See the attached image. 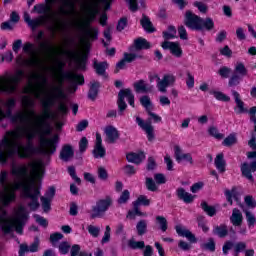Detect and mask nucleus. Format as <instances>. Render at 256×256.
I'll list each match as a JSON object with an SVG mask.
<instances>
[{
	"mask_svg": "<svg viewBox=\"0 0 256 256\" xmlns=\"http://www.w3.org/2000/svg\"><path fill=\"white\" fill-rule=\"evenodd\" d=\"M123 58L125 59V61L127 63H133V61H135V59H143V56L137 55L135 53L125 52Z\"/></svg>",
	"mask_w": 256,
	"mask_h": 256,
	"instance_id": "53",
	"label": "nucleus"
},
{
	"mask_svg": "<svg viewBox=\"0 0 256 256\" xmlns=\"http://www.w3.org/2000/svg\"><path fill=\"white\" fill-rule=\"evenodd\" d=\"M247 249V244L245 242H238L234 246V256H239V253H243Z\"/></svg>",
	"mask_w": 256,
	"mask_h": 256,
	"instance_id": "54",
	"label": "nucleus"
},
{
	"mask_svg": "<svg viewBox=\"0 0 256 256\" xmlns=\"http://www.w3.org/2000/svg\"><path fill=\"white\" fill-rule=\"evenodd\" d=\"M87 147H89V140H87V137H82L79 141L80 153H85V151H87Z\"/></svg>",
	"mask_w": 256,
	"mask_h": 256,
	"instance_id": "61",
	"label": "nucleus"
},
{
	"mask_svg": "<svg viewBox=\"0 0 256 256\" xmlns=\"http://www.w3.org/2000/svg\"><path fill=\"white\" fill-rule=\"evenodd\" d=\"M218 74L220 75V77H222L223 79H229V75H231V68L227 67V66H222L219 70H218Z\"/></svg>",
	"mask_w": 256,
	"mask_h": 256,
	"instance_id": "59",
	"label": "nucleus"
},
{
	"mask_svg": "<svg viewBox=\"0 0 256 256\" xmlns=\"http://www.w3.org/2000/svg\"><path fill=\"white\" fill-rule=\"evenodd\" d=\"M57 112L59 113V115H62V117L65 116V115H68L69 114V107L67 106L66 103L60 102L58 104V107H57Z\"/></svg>",
	"mask_w": 256,
	"mask_h": 256,
	"instance_id": "57",
	"label": "nucleus"
},
{
	"mask_svg": "<svg viewBox=\"0 0 256 256\" xmlns=\"http://www.w3.org/2000/svg\"><path fill=\"white\" fill-rule=\"evenodd\" d=\"M63 79L72 84L73 93L77 91L78 85H85V76L83 74L64 72Z\"/></svg>",
	"mask_w": 256,
	"mask_h": 256,
	"instance_id": "16",
	"label": "nucleus"
},
{
	"mask_svg": "<svg viewBox=\"0 0 256 256\" xmlns=\"http://www.w3.org/2000/svg\"><path fill=\"white\" fill-rule=\"evenodd\" d=\"M40 49H42V51H46L47 53H51L53 52V45H51L49 40H45L44 42L40 43Z\"/></svg>",
	"mask_w": 256,
	"mask_h": 256,
	"instance_id": "62",
	"label": "nucleus"
},
{
	"mask_svg": "<svg viewBox=\"0 0 256 256\" xmlns=\"http://www.w3.org/2000/svg\"><path fill=\"white\" fill-rule=\"evenodd\" d=\"M175 230L179 237H186V239L192 244L197 243V237L190 230L182 228L181 225H176Z\"/></svg>",
	"mask_w": 256,
	"mask_h": 256,
	"instance_id": "21",
	"label": "nucleus"
},
{
	"mask_svg": "<svg viewBox=\"0 0 256 256\" xmlns=\"http://www.w3.org/2000/svg\"><path fill=\"white\" fill-rule=\"evenodd\" d=\"M97 175L100 181H107L109 179V172L103 166L98 167Z\"/></svg>",
	"mask_w": 256,
	"mask_h": 256,
	"instance_id": "49",
	"label": "nucleus"
},
{
	"mask_svg": "<svg viewBox=\"0 0 256 256\" xmlns=\"http://www.w3.org/2000/svg\"><path fill=\"white\" fill-rule=\"evenodd\" d=\"M193 7H197L198 11L200 13H207V11L209 10V7H207V5L203 2H200V1H195L193 3Z\"/></svg>",
	"mask_w": 256,
	"mask_h": 256,
	"instance_id": "60",
	"label": "nucleus"
},
{
	"mask_svg": "<svg viewBox=\"0 0 256 256\" xmlns=\"http://www.w3.org/2000/svg\"><path fill=\"white\" fill-rule=\"evenodd\" d=\"M200 207L208 217H215L217 215V208L215 206H209L207 201H202Z\"/></svg>",
	"mask_w": 256,
	"mask_h": 256,
	"instance_id": "36",
	"label": "nucleus"
},
{
	"mask_svg": "<svg viewBox=\"0 0 256 256\" xmlns=\"http://www.w3.org/2000/svg\"><path fill=\"white\" fill-rule=\"evenodd\" d=\"M140 25L146 33H155L157 29L153 26V22H151V18L149 16L142 14V18L140 19Z\"/></svg>",
	"mask_w": 256,
	"mask_h": 256,
	"instance_id": "26",
	"label": "nucleus"
},
{
	"mask_svg": "<svg viewBox=\"0 0 256 256\" xmlns=\"http://www.w3.org/2000/svg\"><path fill=\"white\" fill-rule=\"evenodd\" d=\"M125 99H127L130 107H135V94H133L131 88L121 89L118 93L117 106L118 115L120 116L123 115L127 109V102H125Z\"/></svg>",
	"mask_w": 256,
	"mask_h": 256,
	"instance_id": "11",
	"label": "nucleus"
},
{
	"mask_svg": "<svg viewBox=\"0 0 256 256\" xmlns=\"http://www.w3.org/2000/svg\"><path fill=\"white\" fill-rule=\"evenodd\" d=\"M40 201L42 203V209L44 213H49L51 211V201L49 198H45V196L40 197Z\"/></svg>",
	"mask_w": 256,
	"mask_h": 256,
	"instance_id": "50",
	"label": "nucleus"
},
{
	"mask_svg": "<svg viewBox=\"0 0 256 256\" xmlns=\"http://www.w3.org/2000/svg\"><path fill=\"white\" fill-rule=\"evenodd\" d=\"M25 77L24 70H17L14 75L0 76V93H6L7 95H13L17 93L19 83L23 81Z\"/></svg>",
	"mask_w": 256,
	"mask_h": 256,
	"instance_id": "8",
	"label": "nucleus"
},
{
	"mask_svg": "<svg viewBox=\"0 0 256 256\" xmlns=\"http://www.w3.org/2000/svg\"><path fill=\"white\" fill-rule=\"evenodd\" d=\"M209 95H213L217 101H223L224 103H229V101H231V97L221 91L209 90Z\"/></svg>",
	"mask_w": 256,
	"mask_h": 256,
	"instance_id": "38",
	"label": "nucleus"
},
{
	"mask_svg": "<svg viewBox=\"0 0 256 256\" xmlns=\"http://www.w3.org/2000/svg\"><path fill=\"white\" fill-rule=\"evenodd\" d=\"M88 229V233L92 236V237H99V233H101V228L93 226V225H89L87 227Z\"/></svg>",
	"mask_w": 256,
	"mask_h": 256,
	"instance_id": "64",
	"label": "nucleus"
},
{
	"mask_svg": "<svg viewBox=\"0 0 256 256\" xmlns=\"http://www.w3.org/2000/svg\"><path fill=\"white\" fill-rule=\"evenodd\" d=\"M235 143H237V137H235V134H230L223 140L222 145L225 147H231V145H235Z\"/></svg>",
	"mask_w": 256,
	"mask_h": 256,
	"instance_id": "52",
	"label": "nucleus"
},
{
	"mask_svg": "<svg viewBox=\"0 0 256 256\" xmlns=\"http://www.w3.org/2000/svg\"><path fill=\"white\" fill-rule=\"evenodd\" d=\"M145 185L148 191H151L152 193H155V191H157V184L155 183V180H153V178L146 177Z\"/></svg>",
	"mask_w": 256,
	"mask_h": 256,
	"instance_id": "47",
	"label": "nucleus"
},
{
	"mask_svg": "<svg viewBox=\"0 0 256 256\" xmlns=\"http://www.w3.org/2000/svg\"><path fill=\"white\" fill-rule=\"evenodd\" d=\"M135 93H151L153 86L148 85L145 80L140 79L133 83Z\"/></svg>",
	"mask_w": 256,
	"mask_h": 256,
	"instance_id": "24",
	"label": "nucleus"
},
{
	"mask_svg": "<svg viewBox=\"0 0 256 256\" xmlns=\"http://www.w3.org/2000/svg\"><path fill=\"white\" fill-rule=\"evenodd\" d=\"M245 215H246L248 227H255V223H256L255 215L253 213H251V211H249V210L245 211Z\"/></svg>",
	"mask_w": 256,
	"mask_h": 256,
	"instance_id": "56",
	"label": "nucleus"
},
{
	"mask_svg": "<svg viewBox=\"0 0 256 256\" xmlns=\"http://www.w3.org/2000/svg\"><path fill=\"white\" fill-rule=\"evenodd\" d=\"M132 205L136 206L138 209L141 206L149 207V205H151V200H149V198H147L145 195H140L135 201L132 202Z\"/></svg>",
	"mask_w": 256,
	"mask_h": 256,
	"instance_id": "37",
	"label": "nucleus"
},
{
	"mask_svg": "<svg viewBox=\"0 0 256 256\" xmlns=\"http://www.w3.org/2000/svg\"><path fill=\"white\" fill-rule=\"evenodd\" d=\"M92 67L95 70L96 75L107 79V70L109 69V63L107 61L98 62L97 59H94Z\"/></svg>",
	"mask_w": 256,
	"mask_h": 256,
	"instance_id": "20",
	"label": "nucleus"
},
{
	"mask_svg": "<svg viewBox=\"0 0 256 256\" xmlns=\"http://www.w3.org/2000/svg\"><path fill=\"white\" fill-rule=\"evenodd\" d=\"M244 201H245L247 207H250V209H255L256 200H255V198H253V196H251V195L245 196Z\"/></svg>",
	"mask_w": 256,
	"mask_h": 256,
	"instance_id": "63",
	"label": "nucleus"
},
{
	"mask_svg": "<svg viewBox=\"0 0 256 256\" xmlns=\"http://www.w3.org/2000/svg\"><path fill=\"white\" fill-rule=\"evenodd\" d=\"M176 196L180 201H183L186 204L193 203L195 201V196L187 191H185V188L179 187L176 189Z\"/></svg>",
	"mask_w": 256,
	"mask_h": 256,
	"instance_id": "22",
	"label": "nucleus"
},
{
	"mask_svg": "<svg viewBox=\"0 0 256 256\" xmlns=\"http://www.w3.org/2000/svg\"><path fill=\"white\" fill-rule=\"evenodd\" d=\"M174 157L177 163H181V161H186L189 165H193V156L191 153H184L182 154L181 146L176 145L174 146Z\"/></svg>",
	"mask_w": 256,
	"mask_h": 256,
	"instance_id": "18",
	"label": "nucleus"
},
{
	"mask_svg": "<svg viewBox=\"0 0 256 256\" xmlns=\"http://www.w3.org/2000/svg\"><path fill=\"white\" fill-rule=\"evenodd\" d=\"M136 231L139 237H143L147 233V220H140L136 224Z\"/></svg>",
	"mask_w": 256,
	"mask_h": 256,
	"instance_id": "41",
	"label": "nucleus"
},
{
	"mask_svg": "<svg viewBox=\"0 0 256 256\" xmlns=\"http://www.w3.org/2000/svg\"><path fill=\"white\" fill-rule=\"evenodd\" d=\"M21 103L23 107L30 109L28 113L29 115H33V117H35L36 125H38L39 129L27 131L24 127H20L18 128V131L24 133L26 137L27 133H35V137H37V135H49L50 133H52L53 130L51 129L49 119H55L56 116L55 112L51 110V107L55 105V100H53V98L48 97L41 101L43 109L41 115H37V113L35 112V100H33L31 97H22Z\"/></svg>",
	"mask_w": 256,
	"mask_h": 256,
	"instance_id": "3",
	"label": "nucleus"
},
{
	"mask_svg": "<svg viewBox=\"0 0 256 256\" xmlns=\"http://www.w3.org/2000/svg\"><path fill=\"white\" fill-rule=\"evenodd\" d=\"M47 23H49V15H40L35 19H31L28 25L33 31H35L37 27H41V25H47Z\"/></svg>",
	"mask_w": 256,
	"mask_h": 256,
	"instance_id": "28",
	"label": "nucleus"
},
{
	"mask_svg": "<svg viewBox=\"0 0 256 256\" xmlns=\"http://www.w3.org/2000/svg\"><path fill=\"white\" fill-rule=\"evenodd\" d=\"M147 115L151 118H148L146 121L137 116L136 123L142 131H145L149 143H153V141H155V128L151 124V119H153L154 123H161L162 118L155 112H151V110H148Z\"/></svg>",
	"mask_w": 256,
	"mask_h": 256,
	"instance_id": "9",
	"label": "nucleus"
},
{
	"mask_svg": "<svg viewBox=\"0 0 256 256\" xmlns=\"http://www.w3.org/2000/svg\"><path fill=\"white\" fill-rule=\"evenodd\" d=\"M58 250L60 255H67V253H69L71 250V245H69V242L63 241L59 244Z\"/></svg>",
	"mask_w": 256,
	"mask_h": 256,
	"instance_id": "48",
	"label": "nucleus"
},
{
	"mask_svg": "<svg viewBox=\"0 0 256 256\" xmlns=\"http://www.w3.org/2000/svg\"><path fill=\"white\" fill-rule=\"evenodd\" d=\"M132 206L133 209L127 212L126 219H129L130 221H135L137 217H143L145 215V213L141 212V208H138L135 205Z\"/></svg>",
	"mask_w": 256,
	"mask_h": 256,
	"instance_id": "34",
	"label": "nucleus"
},
{
	"mask_svg": "<svg viewBox=\"0 0 256 256\" xmlns=\"http://www.w3.org/2000/svg\"><path fill=\"white\" fill-rule=\"evenodd\" d=\"M111 205H113V198H111V196H106L104 199L97 200L96 205L92 206L90 219H98L103 217V215L109 211Z\"/></svg>",
	"mask_w": 256,
	"mask_h": 256,
	"instance_id": "12",
	"label": "nucleus"
},
{
	"mask_svg": "<svg viewBox=\"0 0 256 256\" xmlns=\"http://www.w3.org/2000/svg\"><path fill=\"white\" fill-rule=\"evenodd\" d=\"M75 1L77 0H62V6L59 8L60 15H64V17H69L75 13ZM53 0H45V3L36 4L34 6V11L38 13V15H49L53 11L51 4Z\"/></svg>",
	"mask_w": 256,
	"mask_h": 256,
	"instance_id": "7",
	"label": "nucleus"
},
{
	"mask_svg": "<svg viewBox=\"0 0 256 256\" xmlns=\"http://www.w3.org/2000/svg\"><path fill=\"white\" fill-rule=\"evenodd\" d=\"M156 223L159 225L160 230L163 233L169 229V223L167 222V218H165V216H156Z\"/></svg>",
	"mask_w": 256,
	"mask_h": 256,
	"instance_id": "42",
	"label": "nucleus"
},
{
	"mask_svg": "<svg viewBox=\"0 0 256 256\" xmlns=\"http://www.w3.org/2000/svg\"><path fill=\"white\" fill-rule=\"evenodd\" d=\"M9 179V173L7 170H2L0 173V184L2 187H4V191L0 192V202L4 207H8V205H11L15 199H17V194H15V191L12 186V191H9V188H7V181Z\"/></svg>",
	"mask_w": 256,
	"mask_h": 256,
	"instance_id": "10",
	"label": "nucleus"
},
{
	"mask_svg": "<svg viewBox=\"0 0 256 256\" xmlns=\"http://www.w3.org/2000/svg\"><path fill=\"white\" fill-rule=\"evenodd\" d=\"M232 95L234 97V101L236 103V107L235 108V113H237V115H241L243 113H247V108H245V102H243V100H241V94H239V92L232 90Z\"/></svg>",
	"mask_w": 256,
	"mask_h": 256,
	"instance_id": "23",
	"label": "nucleus"
},
{
	"mask_svg": "<svg viewBox=\"0 0 256 256\" xmlns=\"http://www.w3.org/2000/svg\"><path fill=\"white\" fill-rule=\"evenodd\" d=\"M97 15H99V8L97 6L88 8V18L82 24L83 29V43L87 49V53L80 54L77 57L75 52H67L68 55H72L75 60L76 69L80 71H85L87 69V59H89V50L91 49V42L97 41L99 39V29L96 27H91V23L95 21Z\"/></svg>",
	"mask_w": 256,
	"mask_h": 256,
	"instance_id": "4",
	"label": "nucleus"
},
{
	"mask_svg": "<svg viewBox=\"0 0 256 256\" xmlns=\"http://www.w3.org/2000/svg\"><path fill=\"white\" fill-rule=\"evenodd\" d=\"M128 163H134L135 165H141L145 159V152H130L126 155Z\"/></svg>",
	"mask_w": 256,
	"mask_h": 256,
	"instance_id": "27",
	"label": "nucleus"
},
{
	"mask_svg": "<svg viewBox=\"0 0 256 256\" xmlns=\"http://www.w3.org/2000/svg\"><path fill=\"white\" fill-rule=\"evenodd\" d=\"M57 69L60 73L59 85L55 86L53 88V91L55 93L56 99L65 100V99H67V94L65 93V90H63V81L65 80V79H63V74L64 73H75V72L65 71L64 70L65 69V62L61 61V60H59L57 62Z\"/></svg>",
	"mask_w": 256,
	"mask_h": 256,
	"instance_id": "14",
	"label": "nucleus"
},
{
	"mask_svg": "<svg viewBox=\"0 0 256 256\" xmlns=\"http://www.w3.org/2000/svg\"><path fill=\"white\" fill-rule=\"evenodd\" d=\"M230 221L234 227H241L243 224V214L241 213V210L234 208L232 211V216L230 217Z\"/></svg>",
	"mask_w": 256,
	"mask_h": 256,
	"instance_id": "30",
	"label": "nucleus"
},
{
	"mask_svg": "<svg viewBox=\"0 0 256 256\" xmlns=\"http://www.w3.org/2000/svg\"><path fill=\"white\" fill-rule=\"evenodd\" d=\"M212 233L213 235H216L220 239H225V237L229 235V228L227 227L226 224H220V225L214 226Z\"/></svg>",
	"mask_w": 256,
	"mask_h": 256,
	"instance_id": "31",
	"label": "nucleus"
},
{
	"mask_svg": "<svg viewBox=\"0 0 256 256\" xmlns=\"http://www.w3.org/2000/svg\"><path fill=\"white\" fill-rule=\"evenodd\" d=\"M29 168L36 179H43L45 169L41 168L37 163L12 165L11 175L17 177L18 181L13 184L14 191H21L25 199H31L28 203L30 211H37L41 204L39 203V195H41V188L35 185V180L32 179L27 184V177H29Z\"/></svg>",
	"mask_w": 256,
	"mask_h": 256,
	"instance_id": "2",
	"label": "nucleus"
},
{
	"mask_svg": "<svg viewBox=\"0 0 256 256\" xmlns=\"http://www.w3.org/2000/svg\"><path fill=\"white\" fill-rule=\"evenodd\" d=\"M133 45L136 51L151 49V42L147 41V39L142 37L135 39Z\"/></svg>",
	"mask_w": 256,
	"mask_h": 256,
	"instance_id": "33",
	"label": "nucleus"
},
{
	"mask_svg": "<svg viewBox=\"0 0 256 256\" xmlns=\"http://www.w3.org/2000/svg\"><path fill=\"white\" fill-rule=\"evenodd\" d=\"M214 165L219 173H225L227 171V161H225V155L223 153L216 155Z\"/></svg>",
	"mask_w": 256,
	"mask_h": 256,
	"instance_id": "29",
	"label": "nucleus"
},
{
	"mask_svg": "<svg viewBox=\"0 0 256 256\" xmlns=\"http://www.w3.org/2000/svg\"><path fill=\"white\" fill-rule=\"evenodd\" d=\"M105 133L109 143H115V141H117V139L120 137L119 130H117V128L114 126H107Z\"/></svg>",
	"mask_w": 256,
	"mask_h": 256,
	"instance_id": "32",
	"label": "nucleus"
},
{
	"mask_svg": "<svg viewBox=\"0 0 256 256\" xmlns=\"http://www.w3.org/2000/svg\"><path fill=\"white\" fill-rule=\"evenodd\" d=\"M34 219L40 227H44V229H47L49 227V221L45 219V217L39 215V214H34Z\"/></svg>",
	"mask_w": 256,
	"mask_h": 256,
	"instance_id": "51",
	"label": "nucleus"
},
{
	"mask_svg": "<svg viewBox=\"0 0 256 256\" xmlns=\"http://www.w3.org/2000/svg\"><path fill=\"white\" fill-rule=\"evenodd\" d=\"M200 249L202 251H210V253H215L216 243L214 238H208V242L200 244Z\"/></svg>",
	"mask_w": 256,
	"mask_h": 256,
	"instance_id": "39",
	"label": "nucleus"
},
{
	"mask_svg": "<svg viewBox=\"0 0 256 256\" xmlns=\"http://www.w3.org/2000/svg\"><path fill=\"white\" fill-rule=\"evenodd\" d=\"M129 23V20H127V17H122L118 20L117 26H116V30L121 32L124 31L125 27H127Z\"/></svg>",
	"mask_w": 256,
	"mask_h": 256,
	"instance_id": "58",
	"label": "nucleus"
},
{
	"mask_svg": "<svg viewBox=\"0 0 256 256\" xmlns=\"http://www.w3.org/2000/svg\"><path fill=\"white\" fill-rule=\"evenodd\" d=\"M128 247L130 249H145V241H135L134 239L128 240Z\"/></svg>",
	"mask_w": 256,
	"mask_h": 256,
	"instance_id": "43",
	"label": "nucleus"
},
{
	"mask_svg": "<svg viewBox=\"0 0 256 256\" xmlns=\"http://www.w3.org/2000/svg\"><path fill=\"white\" fill-rule=\"evenodd\" d=\"M17 131H8L0 141V163L5 165L8 159L17 155L19 159H29L31 155H53L57 151V144L59 143V135H54L52 138H40V147H48L49 150L35 147L33 140L35 132H28L26 134L27 144L22 145L19 142L11 140L16 139Z\"/></svg>",
	"mask_w": 256,
	"mask_h": 256,
	"instance_id": "1",
	"label": "nucleus"
},
{
	"mask_svg": "<svg viewBox=\"0 0 256 256\" xmlns=\"http://www.w3.org/2000/svg\"><path fill=\"white\" fill-rule=\"evenodd\" d=\"M4 119H10L12 123H20L21 125H27L29 123V115L25 112H17L13 115V110L6 108V111H3L2 121Z\"/></svg>",
	"mask_w": 256,
	"mask_h": 256,
	"instance_id": "15",
	"label": "nucleus"
},
{
	"mask_svg": "<svg viewBox=\"0 0 256 256\" xmlns=\"http://www.w3.org/2000/svg\"><path fill=\"white\" fill-rule=\"evenodd\" d=\"M27 219H29L27 209L24 206H20L13 218L0 217V229L4 235H11L13 231H16L18 235H23Z\"/></svg>",
	"mask_w": 256,
	"mask_h": 256,
	"instance_id": "5",
	"label": "nucleus"
},
{
	"mask_svg": "<svg viewBox=\"0 0 256 256\" xmlns=\"http://www.w3.org/2000/svg\"><path fill=\"white\" fill-rule=\"evenodd\" d=\"M184 25L187 29H190V31H213V29H215L213 18L207 17L203 19L191 10L185 12Z\"/></svg>",
	"mask_w": 256,
	"mask_h": 256,
	"instance_id": "6",
	"label": "nucleus"
},
{
	"mask_svg": "<svg viewBox=\"0 0 256 256\" xmlns=\"http://www.w3.org/2000/svg\"><path fill=\"white\" fill-rule=\"evenodd\" d=\"M99 89H101V82L99 81L90 82L88 95H87L90 101H96L97 97L99 96Z\"/></svg>",
	"mask_w": 256,
	"mask_h": 256,
	"instance_id": "25",
	"label": "nucleus"
},
{
	"mask_svg": "<svg viewBox=\"0 0 256 256\" xmlns=\"http://www.w3.org/2000/svg\"><path fill=\"white\" fill-rule=\"evenodd\" d=\"M247 75H249V70L245 67V64L243 62H237L233 74L228 81L229 87H237Z\"/></svg>",
	"mask_w": 256,
	"mask_h": 256,
	"instance_id": "13",
	"label": "nucleus"
},
{
	"mask_svg": "<svg viewBox=\"0 0 256 256\" xmlns=\"http://www.w3.org/2000/svg\"><path fill=\"white\" fill-rule=\"evenodd\" d=\"M75 157V150H73V146L71 144H64L62 149L60 150L59 159L64 161V163H68Z\"/></svg>",
	"mask_w": 256,
	"mask_h": 256,
	"instance_id": "19",
	"label": "nucleus"
},
{
	"mask_svg": "<svg viewBox=\"0 0 256 256\" xmlns=\"http://www.w3.org/2000/svg\"><path fill=\"white\" fill-rule=\"evenodd\" d=\"M92 154L94 159H103L107 155V150L103 146H94Z\"/></svg>",
	"mask_w": 256,
	"mask_h": 256,
	"instance_id": "40",
	"label": "nucleus"
},
{
	"mask_svg": "<svg viewBox=\"0 0 256 256\" xmlns=\"http://www.w3.org/2000/svg\"><path fill=\"white\" fill-rule=\"evenodd\" d=\"M140 105H142V107H144L146 109V113L148 111H151V109L149 107H151L152 102H151V98L147 95H144L140 98Z\"/></svg>",
	"mask_w": 256,
	"mask_h": 256,
	"instance_id": "45",
	"label": "nucleus"
},
{
	"mask_svg": "<svg viewBox=\"0 0 256 256\" xmlns=\"http://www.w3.org/2000/svg\"><path fill=\"white\" fill-rule=\"evenodd\" d=\"M161 47L165 51L169 49L171 55H173L177 59H180V57H183V49L181 48V45L179 44V42L164 41L162 42Z\"/></svg>",
	"mask_w": 256,
	"mask_h": 256,
	"instance_id": "17",
	"label": "nucleus"
},
{
	"mask_svg": "<svg viewBox=\"0 0 256 256\" xmlns=\"http://www.w3.org/2000/svg\"><path fill=\"white\" fill-rule=\"evenodd\" d=\"M70 256H93V253L85 250L81 251V246L79 244H74L70 249Z\"/></svg>",
	"mask_w": 256,
	"mask_h": 256,
	"instance_id": "35",
	"label": "nucleus"
},
{
	"mask_svg": "<svg viewBox=\"0 0 256 256\" xmlns=\"http://www.w3.org/2000/svg\"><path fill=\"white\" fill-rule=\"evenodd\" d=\"M131 199V192L124 190L117 200L118 205H125Z\"/></svg>",
	"mask_w": 256,
	"mask_h": 256,
	"instance_id": "44",
	"label": "nucleus"
},
{
	"mask_svg": "<svg viewBox=\"0 0 256 256\" xmlns=\"http://www.w3.org/2000/svg\"><path fill=\"white\" fill-rule=\"evenodd\" d=\"M208 133L211 137H214L215 139H219V140L225 137V135H223L222 133H219V130L217 129V127H214V126L208 129Z\"/></svg>",
	"mask_w": 256,
	"mask_h": 256,
	"instance_id": "55",
	"label": "nucleus"
},
{
	"mask_svg": "<svg viewBox=\"0 0 256 256\" xmlns=\"http://www.w3.org/2000/svg\"><path fill=\"white\" fill-rule=\"evenodd\" d=\"M23 53H26L27 55H33L35 54V44L31 42L24 43L22 47Z\"/></svg>",
	"mask_w": 256,
	"mask_h": 256,
	"instance_id": "46",
	"label": "nucleus"
}]
</instances>
